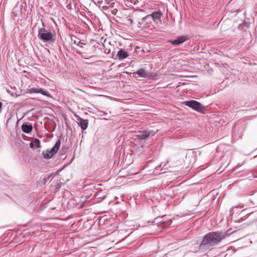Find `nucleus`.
<instances>
[{
    "instance_id": "6e6552de",
    "label": "nucleus",
    "mask_w": 257,
    "mask_h": 257,
    "mask_svg": "<svg viewBox=\"0 0 257 257\" xmlns=\"http://www.w3.org/2000/svg\"><path fill=\"white\" fill-rule=\"evenodd\" d=\"M31 92L35 93H40L48 97H51V95L50 94V93L47 91L45 90L43 88H32L31 89Z\"/></svg>"
},
{
    "instance_id": "0eeeda50",
    "label": "nucleus",
    "mask_w": 257,
    "mask_h": 257,
    "mask_svg": "<svg viewBox=\"0 0 257 257\" xmlns=\"http://www.w3.org/2000/svg\"><path fill=\"white\" fill-rule=\"evenodd\" d=\"M60 140H58L55 145L50 150H49V152L51 153L50 156H53L57 152L59 148H60Z\"/></svg>"
},
{
    "instance_id": "2eb2a0df",
    "label": "nucleus",
    "mask_w": 257,
    "mask_h": 257,
    "mask_svg": "<svg viewBox=\"0 0 257 257\" xmlns=\"http://www.w3.org/2000/svg\"><path fill=\"white\" fill-rule=\"evenodd\" d=\"M51 154V153L49 152V150H47L46 152L43 151L42 152V154L43 155L44 158L47 159H50L52 157L50 156Z\"/></svg>"
},
{
    "instance_id": "9b49d317",
    "label": "nucleus",
    "mask_w": 257,
    "mask_h": 257,
    "mask_svg": "<svg viewBox=\"0 0 257 257\" xmlns=\"http://www.w3.org/2000/svg\"><path fill=\"white\" fill-rule=\"evenodd\" d=\"M128 56V53L122 49H120L117 53V57L119 60H122Z\"/></svg>"
},
{
    "instance_id": "9d476101",
    "label": "nucleus",
    "mask_w": 257,
    "mask_h": 257,
    "mask_svg": "<svg viewBox=\"0 0 257 257\" xmlns=\"http://www.w3.org/2000/svg\"><path fill=\"white\" fill-rule=\"evenodd\" d=\"M150 16H152L154 21H157L158 20H160L163 16V13L160 11L154 12Z\"/></svg>"
},
{
    "instance_id": "f3484780",
    "label": "nucleus",
    "mask_w": 257,
    "mask_h": 257,
    "mask_svg": "<svg viewBox=\"0 0 257 257\" xmlns=\"http://www.w3.org/2000/svg\"><path fill=\"white\" fill-rule=\"evenodd\" d=\"M168 163H169L168 160H167V161L165 163H164L163 162H162L160 164V165L159 166H158L156 168V170H158L159 169V168H160L161 167H165L166 165V164Z\"/></svg>"
},
{
    "instance_id": "dca6fc26",
    "label": "nucleus",
    "mask_w": 257,
    "mask_h": 257,
    "mask_svg": "<svg viewBox=\"0 0 257 257\" xmlns=\"http://www.w3.org/2000/svg\"><path fill=\"white\" fill-rule=\"evenodd\" d=\"M74 43L79 46L81 48H83L84 46L86 45L85 43L81 42L78 39L77 40H74Z\"/></svg>"
},
{
    "instance_id": "20e7f679",
    "label": "nucleus",
    "mask_w": 257,
    "mask_h": 257,
    "mask_svg": "<svg viewBox=\"0 0 257 257\" xmlns=\"http://www.w3.org/2000/svg\"><path fill=\"white\" fill-rule=\"evenodd\" d=\"M82 49H83L82 51L79 50H76V53L79 54L81 58L88 59L92 56L93 53L92 51L93 47L89 45L86 47H83Z\"/></svg>"
},
{
    "instance_id": "f8f14e48",
    "label": "nucleus",
    "mask_w": 257,
    "mask_h": 257,
    "mask_svg": "<svg viewBox=\"0 0 257 257\" xmlns=\"http://www.w3.org/2000/svg\"><path fill=\"white\" fill-rule=\"evenodd\" d=\"M186 40V36H181L175 40L171 41V42L172 45H179L184 42Z\"/></svg>"
},
{
    "instance_id": "7ed1b4c3",
    "label": "nucleus",
    "mask_w": 257,
    "mask_h": 257,
    "mask_svg": "<svg viewBox=\"0 0 257 257\" xmlns=\"http://www.w3.org/2000/svg\"><path fill=\"white\" fill-rule=\"evenodd\" d=\"M156 133V131L152 130L147 129L142 131H139L135 136L136 140L138 139L141 143H144L150 137H153Z\"/></svg>"
},
{
    "instance_id": "a211bd4d",
    "label": "nucleus",
    "mask_w": 257,
    "mask_h": 257,
    "mask_svg": "<svg viewBox=\"0 0 257 257\" xmlns=\"http://www.w3.org/2000/svg\"><path fill=\"white\" fill-rule=\"evenodd\" d=\"M6 90H7L8 92H9L10 93H11V94L12 95H13V96H14V95H15V94H16V92H11L10 90V89H9V88H8V87H7V88H6Z\"/></svg>"
},
{
    "instance_id": "1a4fd4ad",
    "label": "nucleus",
    "mask_w": 257,
    "mask_h": 257,
    "mask_svg": "<svg viewBox=\"0 0 257 257\" xmlns=\"http://www.w3.org/2000/svg\"><path fill=\"white\" fill-rule=\"evenodd\" d=\"M136 74H137L140 77L143 78H147L150 76V73L143 68L138 70Z\"/></svg>"
},
{
    "instance_id": "4468645a",
    "label": "nucleus",
    "mask_w": 257,
    "mask_h": 257,
    "mask_svg": "<svg viewBox=\"0 0 257 257\" xmlns=\"http://www.w3.org/2000/svg\"><path fill=\"white\" fill-rule=\"evenodd\" d=\"M40 141L38 139H35L33 141L30 143L31 148H34L35 147L37 148L40 147Z\"/></svg>"
},
{
    "instance_id": "39448f33",
    "label": "nucleus",
    "mask_w": 257,
    "mask_h": 257,
    "mask_svg": "<svg viewBox=\"0 0 257 257\" xmlns=\"http://www.w3.org/2000/svg\"><path fill=\"white\" fill-rule=\"evenodd\" d=\"M182 103L184 105L187 106L197 111H200L204 109V106L202 104L194 100L185 101Z\"/></svg>"
},
{
    "instance_id": "f03ea898",
    "label": "nucleus",
    "mask_w": 257,
    "mask_h": 257,
    "mask_svg": "<svg viewBox=\"0 0 257 257\" xmlns=\"http://www.w3.org/2000/svg\"><path fill=\"white\" fill-rule=\"evenodd\" d=\"M38 38L45 43H52L55 41V36L49 30L44 28H40L38 30Z\"/></svg>"
},
{
    "instance_id": "ddd939ff",
    "label": "nucleus",
    "mask_w": 257,
    "mask_h": 257,
    "mask_svg": "<svg viewBox=\"0 0 257 257\" xmlns=\"http://www.w3.org/2000/svg\"><path fill=\"white\" fill-rule=\"evenodd\" d=\"M22 129L23 132L28 134L32 132L33 127L31 124L24 123L22 125Z\"/></svg>"
},
{
    "instance_id": "f257e3e1",
    "label": "nucleus",
    "mask_w": 257,
    "mask_h": 257,
    "mask_svg": "<svg viewBox=\"0 0 257 257\" xmlns=\"http://www.w3.org/2000/svg\"><path fill=\"white\" fill-rule=\"evenodd\" d=\"M225 236L222 232L212 231L204 236L199 245V249L205 251L217 245Z\"/></svg>"
},
{
    "instance_id": "412c9836",
    "label": "nucleus",
    "mask_w": 257,
    "mask_h": 257,
    "mask_svg": "<svg viewBox=\"0 0 257 257\" xmlns=\"http://www.w3.org/2000/svg\"><path fill=\"white\" fill-rule=\"evenodd\" d=\"M233 209H234V207L231 208V210H230V211H231V210H233Z\"/></svg>"
},
{
    "instance_id": "aec40b11",
    "label": "nucleus",
    "mask_w": 257,
    "mask_h": 257,
    "mask_svg": "<svg viewBox=\"0 0 257 257\" xmlns=\"http://www.w3.org/2000/svg\"><path fill=\"white\" fill-rule=\"evenodd\" d=\"M114 5V3H112L111 4V6L112 7H113V5Z\"/></svg>"
},
{
    "instance_id": "423d86ee",
    "label": "nucleus",
    "mask_w": 257,
    "mask_h": 257,
    "mask_svg": "<svg viewBox=\"0 0 257 257\" xmlns=\"http://www.w3.org/2000/svg\"><path fill=\"white\" fill-rule=\"evenodd\" d=\"M77 122L82 131L86 130L88 127V122L86 119H84L79 117L77 119Z\"/></svg>"
},
{
    "instance_id": "4be33fe9",
    "label": "nucleus",
    "mask_w": 257,
    "mask_h": 257,
    "mask_svg": "<svg viewBox=\"0 0 257 257\" xmlns=\"http://www.w3.org/2000/svg\"><path fill=\"white\" fill-rule=\"evenodd\" d=\"M111 100H114V98L112 97H110Z\"/></svg>"
},
{
    "instance_id": "6ab92c4d",
    "label": "nucleus",
    "mask_w": 257,
    "mask_h": 257,
    "mask_svg": "<svg viewBox=\"0 0 257 257\" xmlns=\"http://www.w3.org/2000/svg\"><path fill=\"white\" fill-rule=\"evenodd\" d=\"M102 114H100L101 116H105L106 115H107V113H105L104 112H102Z\"/></svg>"
}]
</instances>
